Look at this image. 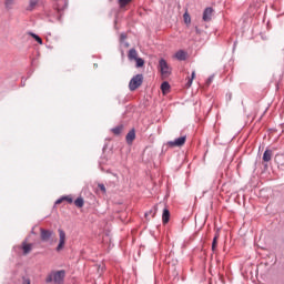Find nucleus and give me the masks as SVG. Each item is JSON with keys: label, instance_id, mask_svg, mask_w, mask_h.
Here are the masks:
<instances>
[{"label": "nucleus", "instance_id": "obj_1", "mask_svg": "<svg viewBox=\"0 0 284 284\" xmlns=\"http://www.w3.org/2000/svg\"><path fill=\"white\" fill-rule=\"evenodd\" d=\"M45 283H53V284H63L65 283V271H51L47 277Z\"/></svg>", "mask_w": 284, "mask_h": 284}, {"label": "nucleus", "instance_id": "obj_2", "mask_svg": "<svg viewBox=\"0 0 284 284\" xmlns=\"http://www.w3.org/2000/svg\"><path fill=\"white\" fill-rule=\"evenodd\" d=\"M159 70L163 79H168V77L172 74V67L168 64V61H165V59H161L159 61Z\"/></svg>", "mask_w": 284, "mask_h": 284}, {"label": "nucleus", "instance_id": "obj_3", "mask_svg": "<svg viewBox=\"0 0 284 284\" xmlns=\"http://www.w3.org/2000/svg\"><path fill=\"white\" fill-rule=\"evenodd\" d=\"M142 84H143V74H136L130 80L129 90H131V92H134V90H138V88H141Z\"/></svg>", "mask_w": 284, "mask_h": 284}, {"label": "nucleus", "instance_id": "obj_4", "mask_svg": "<svg viewBox=\"0 0 284 284\" xmlns=\"http://www.w3.org/2000/svg\"><path fill=\"white\" fill-rule=\"evenodd\" d=\"M54 232L51 230L40 229V239L43 243H50Z\"/></svg>", "mask_w": 284, "mask_h": 284}, {"label": "nucleus", "instance_id": "obj_5", "mask_svg": "<svg viewBox=\"0 0 284 284\" xmlns=\"http://www.w3.org/2000/svg\"><path fill=\"white\" fill-rule=\"evenodd\" d=\"M185 141H187V136L183 135L173 141H169L168 145L170 148H183V145H185Z\"/></svg>", "mask_w": 284, "mask_h": 284}, {"label": "nucleus", "instance_id": "obj_6", "mask_svg": "<svg viewBox=\"0 0 284 284\" xmlns=\"http://www.w3.org/2000/svg\"><path fill=\"white\" fill-rule=\"evenodd\" d=\"M58 232H59V244L55 251L61 252L63 251V247H65V232L62 229H59Z\"/></svg>", "mask_w": 284, "mask_h": 284}, {"label": "nucleus", "instance_id": "obj_7", "mask_svg": "<svg viewBox=\"0 0 284 284\" xmlns=\"http://www.w3.org/2000/svg\"><path fill=\"white\" fill-rule=\"evenodd\" d=\"M214 14V9L211 7L206 8L203 12V21H212V17Z\"/></svg>", "mask_w": 284, "mask_h": 284}, {"label": "nucleus", "instance_id": "obj_8", "mask_svg": "<svg viewBox=\"0 0 284 284\" xmlns=\"http://www.w3.org/2000/svg\"><path fill=\"white\" fill-rule=\"evenodd\" d=\"M14 6H17V0H4L6 10H14Z\"/></svg>", "mask_w": 284, "mask_h": 284}, {"label": "nucleus", "instance_id": "obj_9", "mask_svg": "<svg viewBox=\"0 0 284 284\" xmlns=\"http://www.w3.org/2000/svg\"><path fill=\"white\" fill-rule=\"evenodd\" d=\"M41 0H29V6L27 7V10L29 12H32V10H34L37 8V6H39Z\"/></svg>", "mask_w": 284, "mask_h": 284}, {"label": "nucleus", "instance_id": "obj_10", "mask_svg": "<svg viewBox=\"0 0 284 284\" xmlns=\"http://www.w3.org/2000/svg\"><path fill=\"white\" fill-rule=\"evenodd\" d=\"M61 203H72L71 196H62L55 201V205H61Z\"/></svg>", "mask_w": 284, "mask_h": 284}, {"label": "nucleus", "instance_id": "obj_11", "mask_svg": "<svg viewBox=\"0 0 284 284\" xmlns=\"http://www.w3.org/2000/svg\"><path fill=\"white\" fill-rule=\"evenodd\" d=\"M129 60L130 61H135V60H138L139 59V53L136 52V49H131L130 51H129Z\"/></svg>", "mask_w": 284, "mask_h": 284}, {"label": "nucleus", "instance_id": "obj_12", "mask_svg": "<svg viewBox=\"0 0 284 284\" xmlns=\"http://www.w3.org/2000/svg\"><path fill=\"white\" fill-rule=\"evenodd\" d=\"M23 254H30L32 252V244H28L26 242L22 243Z\"/></svg>", "mask_w": 284, "mask_h": 284}, {"label": "nucleus", "instance_id": "obj_13", "mask_svg": "<svg viewBox=\"0 0 284 284\" xmlns=\"http://www.w3.org/2000/svg\"><path fill=\"white\" fill-rule=\"evenodd\" d=\"M175 59H178V61H185L186 59V54L185 51L180 50L175 53Z\"/></svg>", "mask_w": 284, "mask_h": 284}, {"label": "nucleus", "instance_id": "obj_14", "mask_svg": "<svg viewBox=\"0 0 284 284\" xmlns=\"http://www.w3.org/2000/svg\"><path fill=\"white\" fill-rule=\"evenodd\" d=\"M134 139H136V133L134 132V130H131L126 134V143H132V141H134Z\"/></svg>", "mask_w": 284, "mask_h": 284}, {"label": "nucleus", "instance_id": "obj_15", "mask_svg": "<svg viewBox=\"0 0 284 284\" xmlns=\"http://www.w3.org/2000/svg\"><path fill=\"white\" fill-rule=\"evenodd\" d=\"M162 221L163 223H170V211L168 209L163 210Z\"/></svg>", "mask_w": 284, "mask_h": 284}, {"label": "nucleus", "instance_id": "obj_16", "mask_svg": "<svg viewBox=\"0 0 284 284\" xmlns=\"http://www.w3.org/2000/svg\"><path fill=\"white\" fill-rule=\"evenodd\" d=\"M263 161H265V163H270V161H272V151L266 150L263 154Z\"/></svg>", "mask_w": 284, "mask_h": 284}, {"label": "nucleus", "instance_id": "obj_17", "mask_svg": "<svg viewBox=\"0 0 284 284\" xmlns=\"http://www.w3.org/2000/svg\"><path fill=\"white\" fill-rule=\"evenodd\" d=\"M29 37H32V39H34V41H37V43H39V45H43V39H41V37L37 36L36 33L29 32Z\"/></svg>", "mask_w": 284, "mask_h": 284}, {"label": "nucleus", "instance_id": "obj_18", "mask_svg": "<svg viewBox=\"0 0 284 284\" xmlns=\"http://www.w3.org/2000/svg\"><path fill=\"white\" fill-rule=\"evenodd\" d=\"M161 90H162L163 94H168V92H170V83L169 82H163L161 84Z\"/></svg>", "mask_w": 284, "mask_h": 284}, {"label": "nucleus", "instance_id": "obj_19", "mask_svg": "<svg viewBox=\"0 0 284 284\" xmlns=\"http://www.w3.org/2000/svg\"><path fill=\"white\" fill-rule=\"evenodd\" d=\"M83 204H84V201L82 197H78L75 201H74V205L77 207H83Z\"/></svg>", "mask_w": 284, "mask_h": 284}, {"label": "nucleus", "instance_id": "obj_20", "mask_svg": "<svg viewBox=\"0 0 284 284\" xmlns=\"http://www.w3.org/2000/svg\"><path fill=\"white\" fill-rule=\"evenodd\" d=\"M195 77H196V71H193L192 74H191V79H189V81H187V83H186V85H187L189 88L192 87V82L194 81Z\"/></svg>", "mask_w": 284, "mask_h": 284}, {"label": "nucleus", "instance_id": "obj_21", "mask_svg": "<svg viewBox=\"0 0 284 284\" xmlns=\"http://www.w3.org/2000/svg\"><path fill=\"white\" fill-rule=\"evenodd\" d=\"M184 23H192V18L190 17V13L185 12L183 14Z\"/></svg>", "mask_w": 284, "mask_h": 284}, {"label": "nucleus", "instance_id": "obj_22", "mask_svg": "<svg viewBox=\"0 0 284 284\" xmlns=\"http://www.w3.org/2000/svg\"><path fill=\"white\" fill-rule=\"evenodd\" d=\"M135 62H136V68H143V65H145V61L141 58H138Z\"/></svg>", "mask_w": 284, "mask_h": 284}, {"label": "nucleus", "instance_id": "obj_23", "mask_svg": "<svg viewBox=\"0 0 284 284\" xmlns=\"http://www.w3.org/2000/svg\"><path fill=\"white\" fill-rule=\"evenodd\" d=\"M130 1H132V0H119L120 8H125V6H128V3H130Z\"/></svg>", "mask_w": 284, "mask_h": 284}, {"label": "nucleus", "instance_id": "obj_24", "mask_svg": "<svg viewBox=\"0 0 284 284\" xmlns=\"http://www.w3.org/2000/svg\"><path fill=\"white\" fill-rule=\"evenodd\" d=\"M98 187L100 190V192H102V194H105L106 190H105V184H98Z\"/></svg>", "mask_w": 284, "mask_h": 284}, {"label": "nucleus", "instance_id": "obj_25", "mask_svg": "<svg viewBox=\"0 0 284 284\" xmlns=\"http://www.w3.org/2000/svg\"><path fill=\"white\" fill-rule=\"evenodd\" d=\"M219 237L217 236H215L214 239H213V243H212V250H216V245H217V240Z\"/></svg>", "mask_w": 284, "mask_h": 284}, {"label": "nucleus", "instance_id": "obj_26", "mask_svg": "<svg viewBox=\"0 0 284 284\" xmlns=\"http://www.w3.org/2000/svg\"><path fill=\"white\" fill-rule=\"evenodd\" d=\"M126 39H128V36L125 33H121L120 36L121 43H123V41H125Z\"/></svg>", "mask_w": 284, "mask_h": 284}, {"label": "nucleus", "instance_id": "obj_27", "mask_svg": "<svg viewBox=\"0 0 284 284\" xmlns=\"http://www.w3.org/2000/svg\"><path fill=\"white\" fill-rule=\"evenodd\" d=\"M113 134H121V128H114L112 129Z\"/></svg>", "mask_w": 284, "mask_h": 284}, {"label": "nucleus", "instance_id": "obj_28", "mask_svg": "<svg viewBox=\"0 0 284 284\" xmlns=\"http://www.w3.org/2000/svg\"><path fill=\"white\" fill-rule=\"evenodd\" d=\"M22 284H31L30 278L22 277Z\"/></svg>", "mask_w": 284, "mask_h": 284}, {"label": "nucleus", "instance_id": "obj_29", "mask_svg": "<svg viewBox=\"0 0 284 284\" xmlns=\"http://www.w3.org/2000/svg\"><path fill=\"white\" fill-rule=\"evenodd\" d=\"M214 77H210L207 80H206V85H210V83H212Z\"/></svg>", "mask_w": 284, "mask_h": 284}, {"label": "nucleus", "instance_id": "obj_30", "mask_svg": "<svg viewBox=\"0 0 284 284\" xmlns=\"http://www.w3.org/2000/svg\"><path fill=\"white\" fill-rule=\"evenodd\" d=\"M195 32L199 34V32H201V31L199 30V28H195Z\"/></svg>", "mask_w": 284, "mask_h": 284}, {"label": "nucleus", "instance_id": "obj_31", "mask_svg": "<svg viewBox=\"0 0 284 284\" xmlns=\"http://www.w3.org/2000/svg\"><path fill=\"white\" fill-rule=\"evenodd\" d=\"M145 216H148V213H145Z\"/></svg>", "mask_w": 284, "mask_h": 284}]
</instances>
